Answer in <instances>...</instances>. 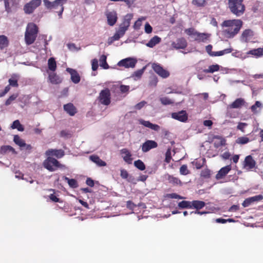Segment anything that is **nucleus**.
<instances>
[{"mask_svg": "<svg viewBox=\"0 0 263 263\" xmlns=\"http://www.w3.org/2000/svg\"><path fill=\"white\" fill-rule=\"evenodd\" d=\"M242 25L240 20H229L224 21L222 26L228 28L223 31L224 35L229 38L233 37L239 31Z\"/></svg>", "mask_w": 263, "mask_h": 263, "instance_id": "1", "label": "nucleus"}, {"mask_svg": "<svg viewBox=\"0 0 263 263\" xmlns=\"http://www.w3.org/2000/svg\"><path fill=\"white\" fill-rule=\"evenodd\" d=\"M37 32V27L35 24L30 23L27 25L25 34V40L27 45H29L34 43Z\"/></svg>", "mask_w": 263, "mask_h": 263, "instance_id": "2", "label": "nucleus"}, {"mask_svg": "<svg viewBox=\"0 0 263 263\" xmlns=\"http://www.w3.org/2000/svg\"><path fill=\"white\" fill-rule=\"evenodd\" d=\"M43 2L47 8L55 10L59 17L62 18L64 11L63 5L67 3V0H55L53 2H50L48 0H43Z\"/></svg>", "mask_w": 263, "mask_h": 263, "instance_id": "3", "label": "nucleus"}, {"mask_svg": "<svg viewBox=\"0 0 263 263\" xmlns=\"http://www.w3.org/2000/svg\"><path fill=\"white\" fill-rule=\"evenodd\" d=\"M229 7L232 13L237 16L242 15L245 10V6L242 0H229Z\"/></svg>", "mask_w": 263, "mask_h": 263, "instance_id": "4", "label": "nucleus"}, {"mask_svg": "<svg viewBox=\"0 0 263 263\" xmlns=\"http://www.w3.org/2000/svg\"><path fill=\"white\" fill-rule=\"evenodd\" d=\"M44 167L50 172H54L58 168H64L65 165L60 164V163L55 158L48 156L43 162Z\"/></svg>", "mask_w": 263, "mask_h": 263, "instance_id": "5", "label": "nucleus"}, {"mask_svg": "<svg viewBox=\"0 0 263 263\" xmlns=\"http://www.w3.org/2000/svg\"><path fill=\"white\" fill-rule=\"evenodd\" d=\"M137 63V60L134 57H128L123 59L117 63L119 67H123L125 68H134Z\"/></svg>", "mask_w": 263, "mask_h": 263, "instance_id": "6", "label": "nucleus"}, {"mask_svg": "<svg viewBox=\"0 0 263 263\" xmlns=\"http://www.w3.org/2000/svg\"><path fill=\"white\" fill-rule=\"evenodd\" d=\"M42 3L41 0H32L27 3L24 7V10L26 14H31L39 7Z\"/></svg>", "mask_w": 263, "mask_h": 263, "instance_id": "7", "label": "nucleus"}, {"mask_svg": "<svg viewBox=\"0 0 263 263\" xmlns=\"http://www.w3.org/2000/svg\"><path fill=\"white\" fill-rule=\"evenodd\" d=\"M152 67L157 74L163 79L167 78L170 76V72L164 69L160 64L158 63H153Z\"/></svg>", "mask_w": 263, "mask_h": 263, "instance_id": "8", "label": "nucleus"}, {"mask_svg": "<svg viewBox=\"0 0 263 263\" xmlns=\"http://www.w3.org/2000/svg\"><path fill=\"white\" fill-rule=\"evenodd\" d=\"M110 93L108 89H105L101 91L99 95V100L101 104L108 105L110 103Z\"/></svg>", "mask_w": 263, "mask_h": 263, "instance_id": "9", "label": "nucleus"}, {"mask_svg": "<svg viewBox=\"0 0 263 263\" xmlns=\"http://www.w3.org/2000/svg\"><path fill=\"white\" fill-rule=\"evenodd\" d=\"M171 117L173 119L181 122H185L188 119V115L185 110L173 112L171 114Z\"/></svg>", "mask_w": 263, "mask_h": 263, "instance_id": "10", "label": "nucleus"}, {"mask_svg": "<svg viewBox=\"0 0 263 263\" xmlns=\"http://www.w3.org/2000/svg\"><path fill=\"white\" fill-rule=\"evenodd\" d=\"M158 146L157 143L154 140H148L141 145V149L143 153H146L151 149L155 148Z\"/></svg>", "mask_w": 263, "mask_h": 263, "instance_id": "11", "label": "nucleus"}, {"mask_svg": "<svg viewBox=\"0 0 263 263\" xmlns=\"http://www.w3.org/2000/svg\"><path fill=\"white\" fill-rule=\"evenodd\" d=\"M256 162L251 155H249L245 158L243 162V167L248 171H250L255 167Z\"/></svg>", "mask_w": 263, "mask_h": 263, "instance_id": "12", "label": "nucleus"}, {"mask_svg": "<svg viewBox=\"0 0 263 263\" xmlns=\"http://www.w3.org/2000/svg\"><path fill=\"white\" fill-rule=\"evenodd\" d=\"M106 16L109 25L112 26L116 24L117 21V14L115 11H106Z\"/></svg>", "mask_w": 263, "mask_h": 263, "instance_id": "13", "label": "nucleus"}, {"mask_svg": "<svg viewBox=\"0 0 263 263\" xmlns=\"http://www.w3.org/2000/svg\"><path fill=\"white\" fill-rule=\"evenodd\" d=\"M187 42L183 37L177 39L172 43V46L176 49H184L187 46Z\"/></svg>", "mask_w": 263, "mask_h": 263, "instance_id": "14", "label": "nucleus"}, {"mask_svg": "<svg viewBox=\"0 0 263 263\" xmlns=\"http://www.w3.org/2000/svg\"><path fill=\"white\" fill-rule=\"evenodd\" d=\"M45 154L47 156H54L59 159L62 158L65 155V152L61 149H49L46 152Z\"/></svg>", "mask_w": 263, "mask_h": 263, "instance_id": "15", "label": "nucleus"}, {"mask_svg": "<svg viewBox=\"0 0 263 263\" xmlns=\"http://www.w3.org/2000/svg\"><path fill=\"white\" fill-rule=\"evenodd\" d=\"M262 198L263 196L260 195L249 197L246 199L244 200V201L242 203V205L245 208L248 207L250 206L252 203L261 200V199H262Z\"/></svg>", "mask_w": 263, "mask_h": 263, "instance_id": "16", "label": "nucleus"}, {"mask_svg": "<svg viewBox=\"0 0 263 263\" xmlns=\"http://www.w3.org/2000/svg\"><path fill=\"white\" fill-rule=\"evenodd\" d=\"M66 71L70 73L71 76V80L74 84H78L80 82L81 78L78 72L73 69L70 68H67Z\"/></svg>", "mask_w": 263, "mask_h": 263, "instance_id": "17", "label": "nucleus"}, {"mask_svg": "<svg viewBox=\"0 0 263 263\" xmlns=\"http://www.w3.org/2000/svg\"><path fill=\"white\" fill-rule=\"evenodd\" d=\"M120 154L124 161L127 164H132L133 158L130 152L127 148H123L120 150Z\"/></svg>", "mask_w": 263, "mask_h": 263, "instance_id": "18", "label": "nucleus"}, {"mask_svg": "<svg viewBox=\"0 0 263 263\" xmlns=\"http://www.w3.org/2000/svg\"><path fill=\"white\" fill-rule=\"evenodd\" d=\"M164 178L166 180H167L168 182L174 185H181L182 182L180 180L173 175H171L168 174H166L164 175Z\"/></svg>", "mask_w": 263, "mask_h": 263, "instance_id": "19", "label": "nucleus"}, {"mask_svg": "<svg viewBox=\"0 0 263 263\" xmlns=\"http://www.w3.org/2000/svg\"><path fill=\"white\" fill-rule=\"evenodd\" d=\"M231 170V166L230 165H227L222 167L216 175V178L220 179L225 176Z\"/></svg>", "mask_w": 263, "mask_h": 263, "instance_id": "20", "label": "nucleus"}, {"mask_svg": "<svg viewBox=\"0 0 263 263\" xmlns=\"http://www.w3.org/2000/svg\"><path fill=\"white\" fill-rule=\"evenodd\" d=\"M139 122L140 124L155 131H158L160 129V126L158 125L153 124L148 121L140 119L139 120Z\"/></svg>", "mask_w": 263, "mask_h": 263, "instance_id": "21", "label": "nucleus"}, {"mask_svg": "<svg viewBox=\"0 0 263 263\" xmlns=\"http://www.w3.org/2000/svg\"><path fill=\"white\" fill-rule=\"evenodd\" d=\"M245 101L243 98H239L236 99L231 104L229 105V108H240L245 104Z\"/></svg>", "mask_w": 263, "mask_h": 263, "instance_id": "22", "label": "nucleus"}, {"mask_svg": "<svg viewBox=\"0 0 263 263\" xmlns=\"http://www.w3.org/2000/svg\"><path fill=\"white\" fill-rule=\"evenodd\" d=\"M253 36V32L251 29H246L243 31L240 36L242 42H247Z\"/></svg>", "mask_w": 263, "mask_h": 263, "instance_id": "23", "label": "nucleus"}, {"mask_svg": "<svg viewBox=\"0 0 263 263\" xmlns=\"http://www.w3.org/2000/svg\"><path fill=\"white\" fill-rule=\"evenodd\" d=\"M210 34L205 33L197 32L194 37V40L198 42H206L210 37Z\"/></svg>", "mask_w": 263, "mask_h": 263, "instance_id": "24", "label": "nucleus"}, {"mask_svg": "<svg viewBox=\"0 0 263 263\" xmlns=\"http://www.w3.org/2000/svg\"><path fill=\"white\" fill-rule=\"evenodd\" d=\"M89 159L99 166H105L106 165V163L101 160L97 155H92L90 156Z\"/></svg>", "mask_w": 263, "mask_h": 263, "instance_id": "25", "label": "nucleus"}, {"mask_svg": "<svg viewBox=\"0 0 263 263\" xmlns=\"http://www.w3.org/2000/svg\"><path fill=\"white\" fill-rule=\"evenodd\" d=\"M64 109L71 116H74L77 112L76 107L71 103L64 105Z\"/></svg>", "mask_w": 263, "mask_h": 263, "instance_id": "26", "label": "nucleus"}, {"mask_svg": "<svg viewBox=\"0 0 263 263\" xmlns=\"http://www.w3.org/2000/svg\"><path fill=\"white\" fill-rule=\"evenodd\" d=\"M48 78L50 82L53 84H58L62 82V79L54 72L49 73Z\"/></svg>", "mask_w": 263, "mask_h": 263, "instance_id": "27", "label": "nucleus"}, {"mask_svg": "<svg viewBox=\"0 0 263 263\" xmlns=\"http://www.w3.org/2000/svg\"><path fill=\"white\" fill-rule=\"evenodd\" d=\"M6 11L7 12L11 11L12 7L16 5L18 3V0H4Z\"/></svg>", "mask_w": 263, "mask_h": 263, "instance_id": "28", "label": "nucleus"}, {"mask_svg": "<svg viewBox=\"0 0 263 263\" xmlns=\"http://www.w3.org/2000/svg\"><path fill=\"white\" fill-rule=\"evenodd\" d=\"M20 79V76L18 74L14 73L11 76V78L8 80L9 85L12 87H17L18 86V80Z\"/></svg>", "mask_w": 263, "mask_h": 263, "instance_id": "29", "label": "nucleus"}, {"mask_svg": "<svg viewBox=\"0 0 263 263\" xmlns=\"http://www.w3.org/2000/svg\"><path fill=\"white\" fill-rule=\"evenodd\" d=\"M161 41V38L159 36L155 35L153 37L148 43L146 44V46L153 48L157 44H159Z\"/></svg>", "mask_w": 263, "mask_h": 263, "instance_id": "30", "label": "nucleus"}, {"mask_svg": "<svg viewBox=\"0 0 263 263\" xmlns=\"http://www.w3.org/2000/svg\"><path fill=\"white\" fill-rule=\"evenodd\" d=\"M133 15L132 14H126L124 18L123 23L120 25L121 26L127 28L128 29L130 24V21L132 19Z\"/></svg>", "mask_w": 263, "mask_h": 263, "instance_id": "31", "label": "nucleus"}, {"mask_svg": "<svg viewBox=\"0 0 263 263\" xmlns=\"http://www.w3.org/2000/svg\"><path fill=\"white\" fill-rule=\"evenodd\" d=\"M205 205L204 202L199 200H194L191 201V209L194 208L199 210L203 208Z\"/></svg>", "mask_w": 263, "mask_h": 263, "instance_id": "32", "label": "nucleus"}, {"mask_svg": "<svg viewBox=\"0 0 263 263\" xmlns=\"http://www.w3.org/2000/svg\"><path fill=\"white\" fill-rule=\"evenodd\" d=\"M247 54L253 55L257 58L260 57L263 55V47L251 50L248 52Z\"/></svg>", "mask_w": 263, "mask_h": 263, "instance_id": "33", "label": "nucleus"}, {"mask_svg": "<svg viewBox=\"0 0 263 263\" xmlns=\"http://www.w3.org/2000/svg\"><path fill=\"white\" fill-rule=\"evenodd\" d=\"M63 178L64 180L67 182L68 185L70 187L75 189L78 187V183L76 179H69V178L66 176H64Z\"/></svg>", "mask_w": 263, "mask_h": 263, "instance_id": "34", "label": "nucleus"}, {"mask_svg": "<svg viewBox=\"0 0 263 263\" xmlns=\"http://www.w3.org/2000/svg\"><path fill=\"white\" fill-rule=\"evenodd\" d=\"M49 69L54 72L57 69V63L54 58H50L48 60Z\"/></svg>", "mask_w": 263, "mask_h": 263, "instance_id": "35", "label": "nucleus"}, {"mask_svg": "<svg viewBox=\"0 0 263 263\" xmlns=\"http://www.w3.org/2000/svg\"><path fill=\"white\" fill-rule=\"evenodd\" d=\"M14 142L19 146L21 149H23V147L25 145V141L21 139L18 135H14L13 138Z\"/></svg>", "mask_w": 263, "mask_h": 263, "instance_id": "36", "label": "nucleus"}, {"mask_svg": "<svg viewBox=\"0 0 263 263\" xmlns=\"http://www.w3.org/2000/svg\"><path fill=\"white\" fill-rule=\"evenodd\" d=\"M107 57L105 55H102L99 59L100 65L104 69H107L109 68V65L106 62Z\"/></svg>", "mask_w": 263, "mask_h": 263, "instance_id": "37", "label": "nucleus"}, {"mask_svg": "<svg viewBox=\"0 0 263 263\" xmlns=\"http://www.w3.org/2000/svg\"><path fill=\"white\" fill-rule=\"evenodd\" d=\"M11 127L12 129H17L20 132H23L24 130L23 126L20 123L18 120H16L13 121Z\"/></svg>", "mask_w": 263, "mask_h": 263, "instance_id": "38", "label": "nucleus"}, {"mask_svg": "<svg viewBox=\"0 0 263 263\" xmlns=\"http://www.w3.org/2000/svg\"><path fill=\"white\" fill-rule=\"evenodd\" d=\"M233 51V49L231 48H229L225 49L222 50L218 51H215L214 52V53L213 54L214 55V57H219L222 56L226 54H228L231 53Z\"/></svg>", "mask_w": 263, "mask_h": 263, "instance_id": "39", "label": "nucleus"}, {"mask_svg": "<svg viewBox=\"0 0 263 263\" xmlns=\"http://www.w3.org/2000/svg\"><path fill=\"white\" fill-rule=\"evenodd\" d=\"M219 69V65L218 64L210 65L208 69L203 70L205 73H213L218 71Z\"/></svg>", "mask_w": 263, "mask_h": 263, "instance_id": "40", "label": "nucleus"}, {"mask_svg": "<svg viewBox=\"0 0 263 263\" xmlns=\"http://www.w3.org/2000/svg\"><path fill=\"white\" fill-rule=\"evenodd\" d=\"M178 206L180 209H191V201H182L178 203Z\"/></svg>", "mask_w": 263, "mask_h": 263, "instance_id": "41", "label": "nucleus"}, {"mask_svg": "<svg viewBox=\"0 0 263 263\" xmlns=\"http://www.w3.org/2000/svg\"><path fill=\"white\" fill-rule=\"evenodd\" d=\"M262 106V103L260 102L257 101L255 102V104L251 107V109L253 113L256 114L260 111V110H257V108H261Z\"/></svg>", "mask_w": 263, "mask_h": 263, "instance_id": "42", "label": "nucleus"}, {"mask_svg": "<svg viewBox=\"0 0 263 263\" xmlns=\"http://www.w3.org/2000/svg\"><path fill=\"white\" fill-rule=\"evenodd\" d=\"M160 101L164 105H171L174 103V101L173 100H172L167 97H160Z\"/></svg>", "mask_w": 263, "mask_h": 263, "instance_id": "43", "label": "nucleus"}, {"mask_svg": "<svg viewBox=\"0 0 263 263\" xmlns=\"http://www.w3.org/2000/svg\"><path fill=\"white\" fill-rule=\"evenodd\" d=\"M8 44L7 37L4 35H0V48H4L8 45Z\"/></svg>", "mask_w": 263, "mask_h": 263, "instance_id": "44", "label": "nucleus"}, {"mask_svg": "<svg viewBox=\"0 0 263 263\" xmlns=\"http://www.w3.org/2000/svg\"><path fill=\"white\" fill-rule=\"evenodd\" d=\"M233 108H229V105L227 107L226 116L231 118H235L237 116V113L232 110Z\"/></svg>", "mask_w": 263, "mask_h": 263, "instance_id": "45", "label": "nucleus"}, {"mask_svg": "<svg viewBox=\"0 0 263 263\" xmlns=\"http://www.w3.org/2000/svg\"><path fill=\"white\" fill-rule=\"evenodd\" d=\"M134 165L140 171H143L145 169V165L141 160L135 161L134 162Z\"/></svg>", "mask_w": 263, "mask_h": 263, "instance_id": "46", "label": "nucleus"}, {"mask_svg": "<svg viewBox=\"0 0 263 263\" xmlns=\"http://www.w3.org/2000/svg\"><path fill=\"white\" fill-rule=\"evenodd\" d=\"M145 68L146 67H144L142 69L135 71L132 75V77H135V80H136V79H140L144 73Z\"/></svg>", "mask_w": 263, "mask_h": 263, "instance_id": "47", "label": "nucleus"}, {"mask_svg": "<svg viewBox=\"0 0 263 263\" xmlns=\"http://www.w3.org/2000/svg\"><path fill=\"white\" fill-rule=\"evenodd\" d=\"M146 19L145 17H141L139 18L135 23L134 25V28L135 30H138L140 29V26L142 25V22Z\"/></svg>", "mask_w": 263, "mask_h": 263, "instance_id": "48", "label": "nucleus"}, {"mask_svg": "<svg viewBox=\"0 0 263 263\" xmlns=\"http://www.w3.org/2000/svg\"><path fill=\"white\" fill-rule=\"evenodd\" d=\"M250 141L249 139L246 137H240L236 140V143L240 144H245Z\"/></svg>", "mask_w": 263, "mask_h": 263, "instance_id": "49", "label": "nucleus"}, {"mask_svg": "<svg viewBox=\"0 0 263 263\" xmlns=\"http://www.w3.org/2000/svg\"><path fill=\"white\" fill-rule=\"evenodd\" d=\"M158 83V78L156 76H153L150 77L149 85L151 87H156Z\"/></svg>", "mask_w": 263, "mask_h": 263, "instance_id": "50", "label": "nucleus"}, {"mask_svg": "<svg viewBox=\"0 0 263 263\" xmlns=\"http://www.w3.org/2000/svg\"><path fill=\"white\" fill-rule=\"evenodd\" d=\"M190 171L187 168L186 165H182L180 168V173L182 175H186L189 174Z\"/></svg>", "mask_w": 263, "mask_h": 263, "instance_id": "51", "label": "nucleus"}, {"mask_svg": "<svg viewBox=\"0 0 263 263\" xmlns=\"http://www.w3.org/2000/svg\"><path fill=\"white\" fill-rule=\"evenodd\" d=\"M18 97L17 94H13L6 101L5 105L6 106L10 105L12 101L15 100L16 98Z\"/></svg>", "mask_w": 263, "mask_h": 263, "instance_id": "52", "label": "nucleus"}, {"mask_svg": "<svg viewBox=\"0 0 263 263\" xmlns=\"http://www.w3.org/2000/svg\"><path fill=\"white\" fill-rule=\"evenodd\" d=\"M205 0H193L192 1V4L198 7H203L205 5Z\"/></svg>", "mask_w": 263, "mask_h": 263, "instance_id": "53", "label": "nucleus"}, {"mask_svg": "<svg viewBox=\"0 0 263 263\" xmlns=\"http://www.w3.org/2000/svg\"><path fill=\"white\" fill-rule=\"evenodd\" d=\"M137 206H140V204H139L138 205H136L134 203H133L132 201H130V200L129 201H127L126 202V207H127V208H128L129 210H134V209Z\"/></svg>", "mask_w": 263, "mask_h": 263, "instance_id": "54", "label": "nucleus"}, {"mask_svg": "<svg viewBox=\"0 0 263 263\" xmlns=\"http://www.w3.org/2000/svg\"><path fill=\"white\" fill-rule=\"evenodd\" d=\"M120 176L122 178L127 180L128 177L129 176V175L126 170L121 169Z\"/></svg>", "mask_w": 263, "mask_h": 263, "instance_id": "55", "label": "nucleus"}, {"mask_svg": "<svg viewBox=\"0 0 263 263\" xmlns=\"http://www.w3.org/2000/svg\"><path fill=\"white\" fill-rule=\"evenodd\" d=\"M2 151L4 152H6L9 151L12 152L13 153L16 154L15 149L12 146L9 145L2 146Z\"/></svg>", "mask_w": 263, "mask_h": 263, "instance_id": "56", "label": "nucleus"}, {"mask_svg": "<svg viewBox=\"0 0 263 263\" xmlns=\"http://www.w3.org/2000/svg\"><path fill=\"white\" fill-rule=\"evenodd\" d=\"M172 159L171 151L170 149H168L165 153V161L168 163Z\"/></svg>", "mask_w": 263, "mask_h": 263, "instance_id": "57", "label": "nucleus"}, {"mask_svg": "<svg viewBox=\"0 0 263 263\" xmlns=\"http://www.w3.org/2000/svg\"><path fill=\"white\" fill-rule=\"evenodd\" d=\"M98 68V61L97 59H94L91 61V68L93 71H96Z\"/></svg>", "mask_w": 263, "mask_h": 263, "instance_id": "58", "label": "nucleus"}, {"mask_svg": "<svg viewBox=\"0 0 263 263\" xmlns=\"http://www.w3.org/2000/svg\"><path fill=\"white\" fill-rule=\"evenodd\" d=\"M215 138H218L220 140L219 142L218 143L215 142L214 144L216 147H218L220 146H223L225 145V140L222 138H221L219 136H216Z\"/></svg>", "mask_w": 263, "mask_h": 263, "instance_id": "59", "label": "nucleus"}, {"mask_svg": "<svg viewBox=\"0 0 263 263\" xmlns=\"http://www.w3.org/2000/svg\"><path fill=\"white\" fill-rule=\"evenodd\" d=\"M248 125L246 123L239 122L237 126V128L242 132L245 133V128Z\"/></svg>", "mask_w": 263, "mask_h": 263, "instance_id": "60", "label": "nucleus"}, {"mask_svg": "<svg viewBox=\"0 0 263 263\" xmlns=\"http://www.w3.org/2000/svg\"><path fill=\"white\" fill-rule=\"evenodd\" d=\"M127 30V28L120 25L118 30L116 32H117L120 34V35L123 36Z\"/></svg>", "mask_w": 263, "mask_h": 263, "instance_id": "61", "label": "nucleus"}, {"mask_svg": "<svg viewBox=\"0 0 263 263\" xmlns=\"http://www.w3.org/2000/svg\"><path fill=\"white\" fill-rule=\"evenodd\" d=\"M120 91L122 93H125L128 91L129 86L127 85H121L119 87Z\"/></svg>", "mask_w": 263, "mask_h": 263, "instance_id": "62", "label": "nucleus"}, {"mask_svg": "<svg viewBox=\"0 0 263 263\" xmlns=\"http://www.w3.org/2000/svg\"><path fill=\"white\" fill-rule=\"evenodd\" d=\"M144 30L146 33H151L152 32L153 28L148 23H146L145 25Z\"/></svg>", "mask_w": 263, "mask_h": 263, "instance_id": "63", "label": "nucleus"}, {"mask_svg": "<svg viewBox=\"0 0 263 263\" xmlns=\"http://www.w3.org/2000/svg\"><path fill=\"white\" fill-rule=\"evenodd\" d=\"M186 33L189 35H192L194 37L195 36V34L197 32L193 28H189L185 30Z\"/></svg>", "mask_w": 263, "mask_h": 263, "instance_id": "64", "label": "nucleus"}]
</instances>
